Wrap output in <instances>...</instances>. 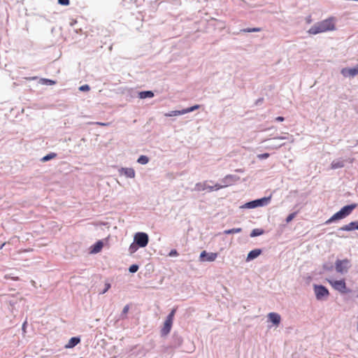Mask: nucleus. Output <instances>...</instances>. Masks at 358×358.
Segmentation results:
<instances>
[{"label":"nucleus","instance_id":"f8f14e48","mask_svg":"<svg viewBox=\"0 0 358 358\" xmlns=\"http://www.w3.org/2000/svg\"><path fill=\"white\" fill-rule=\"evenodd\" d=\"M354 229L358 230V222H351L348 224H345L341 227V230L342 231H352Z\"/></svg>","mask_w":358,"mask_h":358},{"label":"nucleus","instance_id":"58836bf2","mask_svg":"<svg viewBox=\"0 0 358 358\" xmlns=\"http://www.w3.org/2000/svg\"><path fill=\"white\" fill-rule=\"evenodd\" d=\"M96 124H99L101 126H107V125H108V123L96 122Z\"/></svg>","mask_w":358,"mask_h":358},{"label":"nucleus","instance_id":"a19ab883","mask_svg":"<svg viewBox=\"0 0 358 358\" xmlns=\"http://www.w3.org/2000/svg\"><path fill=\"white\" fill-rule=\"evenodd\" d=\"M175 111H176V110H173V111H172V112H171V113H170L166 114L165 115H166V116H169V117H170V116L175 115H174V112H175Z\"/></svg>","mask_w":358,"mask_h":358},{"label":"nucleus","instance_id":"4468645a","mask_svg":"<svg viewBox=\"0 0 358 358\" xmlns=\"http://www.w3.org/2000/svg\"><path fill=\"white\" fill-rule=\"evenodd\" d=\"M121 173L125 175L128 178H134L135 176V171L131 168H122L121 169Z\"/></svg>","mask_w":358,"mask_h":358},{"label":"nucleus","instance_id":"393cba45","mask_svg":"<svg viewBox=\"0 0 358 358\" xmlns=\"http://www.w3.org/2000/svg\"><path fill=\"white\" fill-rule=\"evenodd\" d=\"M244 32H259L262 31L261 28L257 27V28H248V29H244L242 30Z\"/></svg>","mask_w":358,"mask_h":358},{"label":"nucleus","instance_id":"72a5a7b5","mask_svg":"<svg viewBox=\"0 0 358 358\" xmlns=\"http://www.w3.org/2000/svg\"><path fill=\"white\" fill-rule=\"evenodd\" d=\"M105 286H106V288L103 291V294L106 293L110 288V283H106Z\"/></svg>","mask_w":358,"mask_h":358},{"label":"nucleus","instance_id":"7ed1b4c3","mask_svg":"<svg viewBox=\"0 0 358 358\" xmlns=\"http://www.w3.org/2000/svg\"><path fill=\"white\" fill-rule=\"evenodd\" d=\"M327 281L334 289L343 294L347 292L346 284L344 280H334L331 279H327Z\"/></svg>","mask_w":358,"mask_h":358},{"label":"nucleus","instance_id":"b1692460","mask_svg":"<svg viewBox=\"0 0 358 358\" xmlns=\"http://www.w3.org/2000/svg\"><path fill=\"white\" fill-rule=\"evenodd\" d=\"M196 188L199 191H202V190L206 189H207L206 182H205L203 183H197L196 185Z\"/></svg>","mask_w":358,"mask_h":358},{"label":"nucleus","instance_id":"e433bc0d","mask_svg":"<svg viewBox=\"0 0 358 358\" xmlns=\"http://www.w3.org/2000/svg\"><path fill=\"white\" fill-rule=\"evenodd\" d=\"M275 120L276 121H278V122H282L284 121V117H281V116H279V117H277L275 118Z\"/></svg>","mask_w":358,"mask_h":358},{"label":"nucleus","instance_id":"c03bdc74","mask_svg":"<svg viewBox=\"0 0 358 358\" xmlns=\"http://www.w3.org/2000/svg\"><path fill=\"white\" fill-rule=\"evenodd\" d=\"M357 297H358V294H357Z\"/></svg>","mask_w":358,"mask_h":358},{"label":"nucleus","instance_id":"2eb2a0df","mask_svg":"<svg viewBox=\"0 0 358 358\" xmlns=\"http://www.w3.org/2000/svg\"><path fill=\"white\" fill-rule=\"evenodd\" d=\"M80 340L78 337H73L71 338L67 344H66L65 348H72L74 346H76L77 344L80 343Z\"/></svg>","mask_w":358,"mask_h":358},{"label":"nucleus","instance_id":"c756f323","mask_svg":"<svg viewBox=\"0 0 358 358\" xmlns=\"http://www.w3.org/2000/svg\"><path fill=\"white\" fill-rule=\"evenodd\" d=\"M58 3L62 6H69L70 1L69 0H58Z\"/></svg>","mask_w":358,"mask_h":358},{"label":"nucleus","instance_id":"4be33fe9","mask_svg":"<svg viewBox=\"0 0 358 358\" xmlns=\"http://www.w3.org/2000/svg\"><path fill=\"white\" fill-rule=\"evenodd\" d=\"M56 156H57V155L55 153H50V154H48V155L44 156L41 159V161L45 162L49 161V160L55 158Z\"/></svg>","mask_w":358,"mask_h":358},{"label":"nucleus","instance_id":"f03ea898","mask_svg":"<svg viewBox=\"0 0 358 358\" xmlns=\"http://www.w3.org/2000/svg\"><path fill=\"white\" fill-rule=\"evenodd\" d=\"M357 207L356 204L348 205L343 207L338 212L332 215L327 222V224L331 223L335 220H341L348 216Z\"/></svg>","mask_w":358,"mask_h":358},{"label":"nucleus","instance_id":"0eeeda50","mask_svg":"<svg viewBox=\"0 0 358 358\" xmlns=\"http://www.w3.org/2000/svg\"><path fill=\"white\" fill-rule=\"evenodd\" d=\"M314 291L317 299L320 300L323 297L328 296L329 294V290L322 285H314Z\"/></svg>","mask_w":358,"mask_h":358},{"label":"nucleus","instance_id":"4c0bfd02","mask_svg":"<svg viewBox=\"0 0 358 358\" xmlns=\"http://www.w3.org/2000/svg\"><path fill=\"white\" fill-rule=\"evenodd\" d=\"M129 250L130 251L132 252H134L136 250V246L134 245L133 244L130 245V248H129Z\"/></svg>","mask_w":358,"mask_h":358},{"label":"nucleus","instance_id":"f257e3e1","mask_svg":"<svg viewBox=\"0 0 358 358\" xmlns=\"http://www.w3.org/2000/svg\"><path fill=\"white\" fill-rule=\"evenodd\" d=\"M336 29V18L329 17L321 22L315 24L308 32L310 34L315 35L320 33L334 31Z\"/></svg>","mask_w":358,"mask_h":358},{"label":"nucleus","instance_id":"473e14b6","mask_svg":"<svg viewBox=\"0 0 358 358\" xmlns=\"http://www.w3.org/2000/svg\"><path fill=\"white\" fill-rule=\"evenodd\" d=\"M129 309V306L128 305L125 306L123 308L122 313L126 315L128 313Z\"/></svg>","mask_w":358,"mask_h":358},{"label":"nucleus","instance_id":"dca6fc26","mask_svg":"<svg viewBox=\"0 0 358 358\" xmlns=\"http://www.w3.org/2000/svg\"><path fill=\"white\" fill-rule=\"evenodd\" d=\"M199 108V105H195V106H192L190 108L184 109V110H182L181 111H175L174 112V115H178L185 114V113H187L192 112L194 110L198 109Z\"/></svg>","mask_w":358,"mask_h":358},{"label":"nucleus","instance_id":"c9c22d12","mask_svg":"<svg viewBox=\"0 0 358 358\" xmlns=\"http://www.w3.org/2000/svg\"><path fill=\"white\" fill-rule=\"evenodd\" d=\"M45 83H48L50 85H54L55 83V81L52 80H48V79H45Z\"/></svg>","mask_w":358,"mask_h":358},{"label":"nucleus","instance_id":"f3484780","mask_svg":"<svg viewBox=\"0 0 358 358\" xmlns=\"http://www.w3.org/2000/svg\"><path fill=\"white\" fill-rule=\"evenodd\" d=\"M154 96V93L152 91H143L138 94L140 99L151 98Z\"/></svg>","mask_w":358,"mask_h":358},{"label":"nucleus","instance_id":"c85d7f7f","mask_svg":"<svg viewBox=\"0 0 358 358\" xmlns=\"http://www.w3.org/2000/svg\"><path fill=\"white\" fill-rule=\"evenodd\" d=\"M138 266L136 264L131 265L129 268V270L131 273H135L138 271Z\"/></svg>","mask_w":358,"mask_h":358},{"label":"nucleus","instance_id":"1a4fd4ad","mask_svg":"<svg viewBox=\"0 0 358 358\" xmlns=\"http://www.w3.org/2000/svg\"><path fill=\"white\" fill-rule=\"evenodd\" d=\"M341 73L343 76L348 77H354L357 75H358V64L352 69L350 68H343L341 70Z\"/></svg>","mask_w":358,"mask_h":358},{"label":"nucleus","instance_id":"aec40b11","mask_svg":"<svg viewBox=\"0 0 358 358\" xmlns=\"http://www.w3.org/2000/svg\"><path fill=\"white\" fill-rule=\"evenodd\" d=\"M242 231L241 228H234L231 229H227L224 231V234H237Z\"/></svg>","mask_w":358,"mask_h":358},{"label":"nucleus","instance_id":"2f4dec72","mask_svg":"<svg viewBox=\"0 0 358 358\" xmlns=\"http://www.w3.org/2000/svg\"><path fill=\"white\" fill-rule=\"evenodd\" d=\"M170 257H176L178 255V253L176 250H171L169 254Z\"/></svg>","mask_w":358,"mask_h":358},{"label":"nucleus","instance_id":"6ab92c4d","mask_svg":"<svg viewBox=\"0 0 358 358\" xmlns=\"http://www.w3.org/2000/svg\"><path fill=\"white\" fill-rule=\"evenodd\" d=\"M343 166H344V162L343 161H334L331 164V167L333 169L342 168Z\"/></svg>","mask_w":358,"mask_h":358},{"label":"nucleus","instance_id":"bb28decb","mask_svg":"<svg viewBox=\"0 0 358 358\" xmlns=\"http://www.w3.org/2000/svg\"><path fill=\"white\" fill-rule=\"evenodd\" d=\"M296 213H292L291 214H289L287 218H286V222L288 223L289 222H291L296 216Z\"/></svg>","mask_w":358,"mask_h":358},{"label":"nucleus","instance_id":"9b49d317","mask_svg":"<svg viewBox=\"0 0 358 358\" xmlns=\"http://www.w3.org/2000/svg\"><path fill=\"white\" fill-rule=\"evenodd\" d=\"M268 318L275 325L278 326L281 320L280 315L276 313H270L268 315Z\"/></svg>","mask_w":358,"mask_h":358},{"label":"nucleus","instance_id":"412c9836","mask_svg":"<svg viewBox=\"0 0 358 358\" xmlns=\"http://www.w3.org/2000/svg\"><path fill=\"white\" fill-rule=\"evenodd\" d=\"M137 162L141 164H146L149 162V159L147 156L141 155L138 157Z\"/></svg>","mask_w":358,"mask_h":358},{"label":"nucleus","instance_id":"a211bd4d","mask_svg":"<svg viewBox=\"0 0 358 358\" xmlns=\"http://www.w3.org/2000/svg\"><path fill=\"white\" fill-rule=\"evenodd\" d=\"M103 246V244L102 243V241H99L98 242H96L94 245H93V248H92V252L93 253H98L99 252L102 248Z\"/></svg>","mask_w":358,"mask_h":358},{"label":"nucleus","instance_id":"a878e982","mask_svg":"<svg viewBox=\"0 0 358 358\" xmlns=\"http://www.w3.org/2000/svg\"><path fill=\"white\" fill-rule=\"evenodd\" d=\"M176 308H173L171 312L169 313V315L167 316L166 319L168 320H173V317H174V315H175V313H176Z\"/></svg>","mask_w":358,"mask_h":358},{"label":"nucleus","instance_id":"79ce46f5","mask_svg":"<svg viewBox=\"0 0 358 358\" xmlns=\"http://www.w3.org/2000/svg\"><path fill=\"white\" fill-rule=\"evenodd\" d=\"M26 322L23 324V329L25 328Z\"/></svg>","mask_w":358,"mask_h":358},{"label":"nucleus","instance_id":"ddd939ff","mask_svg":"<svg viewBox=\"0 0 358 358\" xmlns=\"http://www.w3.org/2000/svg\"><path fill=\"white\" fill-rule=\"evenodd\" d=\"M261 253L262 250L260 249H255L250 251L247 256V261H250L257 257Z\"/></svg>","mask_w":358,"mask_h":358},{"label":"nucleus","instance_id":"7c9ffc66","mask_svg":"<svg viewBox=\"0 0 358 358\" xmlns=\"http://www.w3.org/2000/svg\"><path fill=\"white\" fill-rule=\"evenodd\" d=\"M269 157V154L268 153H264V154H260V155H258L257 157L259 159H266Z\"/></svg>","mask_w":358,"mask_h":358},{"label":"nucleus","instance_id":"9d476101","mask_svg":"<svg viewBox=\"0 0 358 358\" xmlns=\"http://www.w3.org/2000/svg\"><path fill=\"white\" fill-rule=\"evenodd\" d=\"M172 324H173L172 320L166 319L164 324V327H162V329L161 330L162 335L166 336L169 334V332L171 329Z\"/></svg>","mask_w":358,"mask_h":358},{"label":"nucleus","instance_id":"6e6552de","mask_svg":"<svg viewBox=\"0 0 358 358\" xmlns=\"http://www.w3.org/2000/svg\"><path fill=\"white\" fill-rule=\"evenodd\" d=\"M217 257L216 252H207L203 250L199 256L200 261L201 262H214Z\"/></svg>","mask_w":358,"mask_h":358},{"label":"nucleus","instance_id":"423d86ee","mask_svg":"<svg viewBox=\"0 0 358 358\" xmlns=\"http://www.w3.org/2000/svg\"><path fill=\"white\" fill-rule=\"evenodd\" d=\"M271 199V197H264L260 199L255 200L245 204V207L248 208H254L258 206L266 205Z\"/></svg>","mask_w":358,"mask_h":358},{"label":"nucleus","instance_id":"cd10ccee","mask_svg":"<svg viewBox=\"0 0 358 358\" xmlns=\"http://www.w3.org/2000/svg\"><path fill=\"white\" fill-rule=\"evenodd\" d=\"M90 90V87L88 85H84L79 87L80 91L87 92Z\"/></svg>","mask_w":358,"mask_h":358},{"label":"nucleus","instance_id":"37998d69","mask_svg":"<svg viewBox=\"0 0 358 358\" xmlns=\"http://www.w3.org/2000/svg\"><path fill=\"white\" fill-rule=\"evenodd\" d=\"M279 138V139H284L285 138H283V137H280V138Z\"/></svg>","mask_w":358,"mask_h":358},{"label":"nucleus","instance_id":"39448f33","mask_svg":"<svg viewBox=\"0 0 358 358\" xmlns=\"http://www.w3.org/2000/svg\"><path fill=\"white\" fill-rule=\"evenodd\" d=\"M336 270L338 273H346L350 266V262L348 259H338L335 263Z\"/></svg>","mask_w":358,"mask_h":358},{"label":"nucleus","instance_id":"ea45409f","mask_svg":"<svg viewBox=\"0 0 358 358\" xmlns=\"http://www.w3.org/2000/svg\"><path fill=\"white\" fill-rule=\"evenodd\" d=\"M206 189H208L209 191H214V187L213 186H207Z\"/></svg>","mask_w":358,"mask_h":358},{"label":"nucleus","instance_id":"20e7f679","mask_svg":"<svg viewBox=\"0 0 358 358\" xmlns=\"http://www.w3.org/2000/svg\"><path fill=\"white\" fill-rule=\"evenodd\" d=\"M134 241L139 247L144 248L148 243V236L145 233L138 232L134 236Z\"/></svg>","mask_w":358,"mask_h":358},{"label":"nucleus","instance_id":"5701e85b","mask_svg":"<svg viewBox=\"0 0 358 358\" xmlns=\"http://www.w3.org/2000/svg\"><path fill=\"white\" fill-rule=\"evenodd\" d=\"M263 232L264 231L262 229H255L252 231V232L250 234V236L255 237V236H260L263 234Z\"/></svg>","mask_w":358,"mask_h":358},{"label":"nucleus","instance_id":"f704fd0d","mask_svg":"<svg viewBox=\"0 0 358 358\" xmlns=\"http://www.w3.org/2000/svg\"><path fill=\"white\" fill-rule=\"evenodd\" d=\"M213 187H214V190H218V189H220L222 188V187H223V186H222V185H220V184H215V185L213 186Z\"/></svg>","mask_w":358,"mask_h":358}]
</instances>
